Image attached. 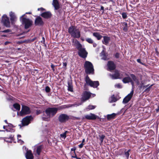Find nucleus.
Here are the masks:
<instances>
[{
    "label": "nucleus",
    "mask_w": 159,
    "mask_h": 159,
    "mask_svg": "<svg viewBox=\"0 0 159 159\" xmlns=\"http://www.w3.org/2000/svg\"><path fill=\"white\" fill-rule=\"evenodd\" d=\"M85 142V139H83L82 141V143H83L84 142Z\"/></svg>",
    "instance_id": "nucleus-56"
},
{
    "label": "nucleus",
    "mask_w": 159,
    "mask_h": 159,
    "mask_svg": "<svg viewBox=\"0 0 159 159\" xmlns=\"http://www.w3.org/2000/svg\"><path fill=\"white\" fill-rule=\"evenodd\" d=\"M124 24L125 25V27L123 28V30H127V24L126 23L124 22Z\"/></svg>",
    "instance_id": "nucleus-40"
},
{
    "label": "nucleus",
    "mask_w": 159,
    "mask_h": 159,
    "mask_svg": "<svg viewBox=\"0 0 159 159\" xmlns=\"http://www.w3.org/2000/svg\"><path fill=\"white\" fill-rule=\"evenodd\" d=\"M43 120H46L44 119V117H43Z\"/></svg>",
    "instance_id": "nucleus-63"
},
{
    "label": "nucleus",
    "mask_w": 159,
    "mask_h": 159,
    "mask_svg": "<svg viewBox=\"0 0 159 159\" xmlns=\"http://www.w3.org/2000/svg\"><path fill=\"white\" fill-rule=\"evenodd\" d=\"M9 16L10 18V20L11 23L13 24L16 21L17 17L16 16L15 13L12 12L11 11L9 13Z\"/></svg>",
    "instance_id": "nucleus-12"
},
{
    "label": "nucleus",
    "mask_w": 159,
    "mask_h": 159,
    "mask_svg": "<svg viewBox=\"0 0 159 159\" xmlns=\"http://www.w3.org/2000/svg\"><path fill=\"white\" fill-rule=\"evenodd\" d=\"M5 121V123H7V120H5V121Z\"/></svg>",
    "instance_id": "nucleus-60"
},
{
    "label": "nucleus",
    "mask_w": 159,
    "mask_h": 159,
    "mask_svg": "<svg viewBox=\"0 0 159 159\" xmlns=\"http://www.w3.org/2000/svg\"><path fill=\"white\" fill-rule=\"evenodd\" d=\"M7 127H8V126H3V129H6V131H7V132L10 131V130H9L7 129Z\"/></svg>",
    "instance_id": "nucleus-42"
},
{
    "label": "nucleus",
    "mask_w": 159,
    "mask_h": 159,
    "mask_svg": "<svg viewBox=\"0 0 159 159\" xmlns=\"http://www.w3.org/2000/svg\"><path fill=\"white\" fill-rule=\"evenodd\" d=\"M115 87L117 88H121L122 87V85L120 84H117L115 85Z\"/></svg>",
    "instance_id": "nucleus-38"
},
{
    "label": "nucleus",
    "mask_w": 159,
    "mask_h": 159,
    "mask_svg": "<svg viewBox=\"0 0 159 159\" xmlns=\"http://www.w3.org/2000/svg\"><path fill=\"white\" fill-rule=\"evenodd\" d=\"M103 39L102 40V43H103L107 45L109 42V41L110 40V38L109 37L107 36H103Z\"/></svg>",
    "instance_id": "nucleus-21"
},
{
    "label": "nucleus",
    "mask_w": 159,
    "mask_h": 159,
    "mask_svg": "<svg viewBox=\"0 0 159 159\" xmlns=\"http://www.w3.org/2000/svg\"><path fill=\"white\" fill-rule=\"evenodd\" d=\"M134 94V90L133 89L131 91L130 93L128 94L123 99V103L124 104L127 103L131 99Z\"/></svg>",
    "instance_id": "nucleus-9"
},
{
    "label": "nucleus",
    "mask_w": 159,
    "mask_h": 159,
    "mask_svg": "<svg viewBox=\"0 0 159 159\" xmlns=\"http://www.w3.org/2000/svg\"><path fill=\"white\" fill-rule=\"evenodd\" d=\"M2 23L6 27L9 28L10 27V22L8 17L6 15H4L2 18Z\"/></svg>",
    "instance_id": "nucleus-7"
},
{
    "label": "nucleus",
    "mask_w": 159,
    "mask_h": 159,
    "mask_svg": "<svg viewBox=\"0 0 159 159\" xmlns=\"http://www.w3.org/2000/svg\"><path fill=\"white\" fill-rule=\"evenodd\" d=\"M25 157L27 159H33L34 156L31 151L29 150L27 151L25 154Z\"/></svg>",
    "instance_id": "nucleus-17"
},
{
    "label": "nucleus",
    "mask_w": 159,
    "mask_h": 159,
    "mask_svg": "<svg viewBox=\"0 0 159 159\" xmlns=\"http://www.w3.org/2000/svg\"><path fill=\"white\" fill-rule=\"evenodd\" d=\"M9 31H10V30L8 29V30H5L3 31L2 32H3L7 33V32H9Z\"/></svg>",
    "instance_id": "nucleus-47"
},
{
    "label": "nucleus",
    "mask_w": 159,
    "mask_h": 159,
    "mask_svg": "<svg viewBox=\"0 0 159 159\" xmlns=\"http://www.w3.org/2000/svg\"><path fill=\"white\" fill-rule=\"evenodd\" d=\"M68 31L71 36L74 38H79L80 36V32L75 26H71L70 27Z\"/></svg>",
    "instance_id": "nucleus-1"
},
{
    "label": "nucleus",
    "mask_w": 159,
    "mask_h": 159,
    "mask_svg": "<svg viewBox=\"0 0 159 159\" xmlns=\"http://www.w3.org/2000/svg\"><path fill=\"white\" fill-rule=\"evenodd\" d=\"M31 13V12H26V14H30Z\"/></svg>",
    "instance_id": "nucleus-58"
},
{
    "label": "nucleus",
    "mask_w": 159,
    "mask_h": 159,
    "mask_svg": "<svg viewBox=\"0 0 159 159\" xmlns=\"http://www.w3.org/2000/svg\"><path fill=\"white\" fill-rule=\"evenodd\" d=\"M76 159H81L80 158L78 157Z\"/></svg>",
    "instance_id": "nucleus-62"
},
{
    "label": "nucleus",
    "mask_w": 159,
    "mask_h": 159,
    "mask_svg": "<svg viewBox=\"0 0 159 159\" xmlns=\"http://www.w3.org/2000/svg\"><path fill=\"white\" fill-rule=\"evenodd\" d=\"M123 82L124 83H127L131 82L132 85L133 84V82L131 78L129 77H127L124 78L122 80Z\"/></svg>",
    "instance_id": "nucleus-18"
},
{
    "label": "nucleus",
    "mask_w": 159,
    "mask_h": 159,
    "mask_svg": "<svg viewBox=\"0 0 159 159\" xmlns=\"http://www.w3.org/2000/svg\"><path fill=\"white\" fill-rule=\"evenodd\" d=\"M25 14L20 17V19L22 24L24 25L25 28L28 29L32 25V21L30 19L25 18Z\"/></svg>",
    "instance_id": "nucleus-3"
},
{
    "label": "nucleus",
    "mask_w": 159,
    "mask_h": 159,
    "mask_svg": "<svg viewBox=\"0 0 159 159\" xmlns=\"http://www.w3.org/2000/svg\"><path fill=\"white\" fill-rule=\"evenodd\" d=\"M86 41L89 43H92L93 42V40L89 38H86L85 39Z\"/></svg>",
    "instance_id": "nucleus-36"
},
{
    "label": "nucleus",
    "mask_w": 159,
    "mask_h": 159,
    "mask_svg": "<svg viewBox=\"0 0 159 159\" xmlns=\"http://www.w3.org/2000/svg\"><path fill=\"white\" fill-rule=\"evenodd\" d=\"M30 112V111L29 107L25 106L22 105L21 111L20 113L17 112V115L23 116L29 114Z\"/></svg>",
    "instance_id": "nucleus-5"
},
{
    "label": "nucleus",
    "mask_w": 159,
    "mask_h": 159,
    "mask_svg": "<svg viewBox=\"0 0 159 159\" xmlns=\"http://www.w3.org/2000/svg\"><path fill=\"white\" fill-rule=\"evenodd\" d=\"M116 100V98L114 97V95L111 96L109 99V101L110 102H115Z\"/></svg>",
    "instance_id": "nucleus-27"
},
{
    "label": "nucleus",
    "mask_w": 159,
    "mask_h": 159,
    "mask_svg": "<svg viewBox=\"0 0 159 159\" xmlns=\"http://www.w3.org/2000/svg\"><path fill=\"white\" fill-rule=\"evenodd\" d=\"M45 90L46 92L48 93L50 91V89L49 87L47 86L45 87Z\"/></svg>",
    "instance_id": "nucleus-41"
},
{
    "label": "nucleus",
    "mask_w": 159,
    "mask_h": 159,
    "mask_svg": "<svg viewBox=\"0 0 159 159\" xmlns=\"http://www.w3.org/2000/svg\"><path fill=\"white\" fill-rule=\"evenodd\" d=\"M76 119H80V118H79V117L76 118Z\"/></svg>",
    "instance_id": "nucleus-61"
},
{
    "label": "nucleus",
    "mask_w": 159,
    "mask_h": 159,
    "mask_svg": "<svg viewBox=\"0 0 159 159\" xmlns=\"http://www.w3.org/2000/svg\"><path fill=\"white\" fill-rule=\"evenodd\" d=\"M43 41H42V42H43V43H44L45 42V39L43 37Z\"/></svg>",
    "instance_id": "nucleus-53"
},
{
    "label": "nucleus",
    "mask_w": 159,
    "mask_h": 159,
    "mask_svg": "<svg viewBox=\"0 0 159 159\" xmlns=\"http://www.w3.org/2000/svg\"><path fill=\"white\" fill-rule=\"evenodd\" d=\"M35 23L36 25H43V22L40 17H38L35 19Z\"/></svg>",
    "instance_id": "nucleus-16"
},
{
    "label": "nucleus",
    "mask_w": 159,
    "mask_h": 159,
    "mask_svg": "<svg viewBox=\"0 0 159 159\" xmlns=\"http://www.w3.org/2000/svg\"><path fill=\"white\" fill-rule=\"evenodd\" d=\"M101 56L102 57V59L104 60H107V58L106 56L104 51H103L101 53Z\"/></svg>",
    "instance_id": "nucleus-28"
},
{
    "label": "nucleus",
    "mask_w": 159,
    "mask_h": 159,
    "mask_svg": "<svg viewBox=\"0 0 159 159\" xmlns=\"http://www.w3.org/2000/svg\"><path fill=\"white\" fill-rule=\"evenodd\" d=\"M75 156H72V157L73 158H77L78 157H77V156L75 153Z\"/></svg>",
    "instance_id": "nucleus-51"
},
{
    "label": "nucleus",
    "mask_w": 159,
    "mask_h": 159,
    "mask_svg": "<svg viewBox=\"0 0 159 159\" xmlns=\"http://www.w3.org/2000/svg\"><path fill=\"white\" fill-rule=\"evenodd\" d=\"M85 81L87 85L93 88H97L99 85L98 81H92L88 76L86 77Z\"/></svg>",
    "instance_id": "nucleus-6"
},
{
    "label": "nucleus",
    "mask_w": 159,
    "mask_h": 159,
    "mask_svg": "<svg viewBox=\"0 0 159 159\" xmlns=\"http://www.w3.org/2000/svg\"><path fill=\"white\" fill-rule=\"evenodd\" d=\"M21 136L20 135H17V139H18V142L21 144H23V143L24 142L19 139V138H21Z\"/></svg>",
    "instance_id": "nucleus-32"
},
{
    "label": "nucleus",
    "mask_w": 159,
    "mask_h": 159,
    "mask_svg": "<svg viewBox=\"0 0 159 159\" xmlns=\"http://www.w3.org/2000/svg\"><path fill=\"white\" fill-rule=\"evenodd\" d=\"M93 47H96L97 46V44L96 43H94L93 44Z\"/></svg>",
    "instance_id": "nucleus-49"
},
{
    "label": "nucleus",
    "mask_w": 159,
    "mask_h": 159,
    "mask_svg": "<svg viewBox=\"0 0 159 159\" xmlns=\"http://www.w3.org/2000/svg\"><path fill=\"white\" fill-rule=\"evenodd\" d=\"M74 45L76 48L78 49V50L79 49L83 48L81 45L79 41L76 40L74 42Z\"/></svg>",
    "instance_id": "nucleus-23"
},
{
    "label": "nucleus",
    "mask_w": 159,
    "mask_h": 159,
    "mask_svg": "<svg viewBox=\"0 0 159 159\" xmlns=\"http://www.w3.org/2000/svg\"><path fill=\"white\" fill-rule=\"evenodd\" d=\"M116 116V114L113 113L111 114L108 115H107V119L108 120H111L112 119H114Z\"/></svg>",
    "instance_id": "nucleus-26"
},
{
    "label": "nucleus",
    "mask_w": 159,
    "mask_h": 159,
    "mask_svg": "<svg viewBox=\"0 0 159 159\" xmlns=\"http://www.w3.org/2000/svg\"><path fill=\"white\" fill-rule=\"evenodd\" d=\"M95 107L96 106H94L89 105L88 107L87 108H86V109H89V110H92L94 109Z\"/></svg>",
    "instance_id": "nucleus-35"
},
{
    "label": "nucleus",
    "mask_w": 159,
    "mask_h": 159,
    "mask_svg": "<svg viewBox=\"0 0 159 159\" xmlns=\"http://www.w3.org/2000/svg\"><path fill=\"white\" fill-rule=\"evenodd\" d=\"M14 107L17 110L19 111L20 109V105L17 103H15L13 105Z\"/></svg>",
    "instance_id": "nucleus-29"
},
{
    "label": "nucleus",
    "mask_w": 159,
    "mask_h": 159,
    "mask_svg": "<svg viewBox=\"0 0 159 159\" xmlns=\"http://www.w3.org/2000/svg\"><path fill=\"white\" fill-rule=\"evenodd\" d=\"M42 149V146L41 145L37 147L36 152L37 153L38 155H40Z\"/></svg>",
    "instance_id": "nucleus-25"
},
{
    "label": "nucleus",
    "mask_w": 159,
    "mask_h": 159,
    "mask_svg": "<svg viewBox=\"0 0 159 159\" xmlns=\"http://www.w3.org/2000/svg\"><path fill=\"white\" fill-rule=\"evenodd\" d=\"M130 76L132 78V79L134 81H138V79L133 74H131Z\"/></svg>",
    "instance_id": "nucleus-34"
},
{
    "label": "nucleus",
    "mask_w": 159,
    "mask_h": 159,
    "mask_svg": "<svg viewBox=\"0 0 159 159\" xmlns=\"http://www.w3.org/2000/svg\"><path fill=\"white\" fill-rule=\"evenodd\" d=\"M69 117L67 115L65 114H62L60 115L58 118V120L61 123H65L68 120Z\"/></svg>",
    "instance_id": "nucleus-8"
},
{
    "label": "nucleus",
    "mask_w": 159,
    "mask_h": 159,
    "mask_svg": "<svg viewBox=\"0 0 159 159\" xmlns=\"http://www.w3.org/2000/svg\"><path fill=\"white\" fill-rule=\"evenodd\" d=\"M130 150L129 149L127 151L125 152V156L126 157L127 159H128L129 157V152H130Z\"/></svg>",
    "instance_id": "nucleus-33"
},
{
    "label": "nucleus",
    "mask_w": 159,
    "mask_h": 159,
    "mask_svg": "<svg viewBox=\"0 0 159 159\" xmlns=\"http://www.w3.org/2000/svg\"><path fill=\"white\" fill-rule=\"evenodd\" d=\"M51 66V68L52 69V70L53 71H54V70H55V69H54L55 66L53 64H52Z\"/></svg>",
    "instance_id": "nucleus-44"
},
{
    "label": "nucleus",
    "mask_w": 159,
    "mask_h": 159,
    "mask_svg": "<svg viewBox=\"0 0 159 159\" xmlns=\"http://www.w3.org/2000/svg\"><path fill=\"white\" fill-rule=\"evenodd\" d=\"M159 111V110H158V108L156 109V111H157V112H158Z\"/></svg>",
    "instance_id": "nucleus-59"
},
{
    "label": "nucleus",
    "mask_w": 159,
    "mask_h": 159,
    "mask_svg": "<svg viewBox=\"0 0 159 159\" xmlns=\"http://www.w3.org/2000/svg\"><path fill=\"white\" fill-rule=\"evenodd\" d=\"M115 57L116 58H118L119 57V54L118 53H116Z\"/></svg>",
    "instance_id": "nucleus-45"
},
{
    "label": "nucleus",
    "mask_w": 159,
    "mask_h": 159,
    "mask_svg": "<svg viewBox=\"0 0 159 159\" xmlns=\"http://www.w3.org/2000/svg\"><path fill=\"white\" fill-rule=\"evenodd\" d=\"M101 10L103 11L104 10V7L103 6H101Z\"/></svg>",
    "instance_id": "nucleus-54"
},
{
    "label": "nucleus",
    "mask_w": 159,
    "mask_h": 159,
    "mask_svg": "<svg viewBox=\"0 0 159 159\" xmlns=\"http://www.w3.org/2000/svg\"><path fill=\"white\" fill-rule=\"evenodd\" d=\"M85 72L87 74H93V67L92 64L90 62L86 61L84 65Z\"/></svg>",
    "instance_id": "nucleus-2"
},
{
    "label": "nucleus",
    "mask_w": 159,
    "mask_h": 159,
    "mask_svg": "<svg viewBox=\"0 0 159 159\" xmlns=\"http://www.w3.org/2000/svg\"><path fill=\"white\" fill-rule=\"evenodd\" d=\"M10 126V127L12 126V125L11 124H10V125H8V126Z\"/></svg>",
    "instance_id": "nucleus-57"
},
{
    "label": "nucleus",
    "mask_w": 159,
    "mask_h": 159,
    "mask_svg": "<svg viewBox=\"0 0 159 159\" xmlns=\"http://www.w3.org/2000/svg\"><path fill=\"white\" fill-rule=\"evenodd\" d=\"M100 139L101 141V143H102L103 142V140L105 137V136L103 134L99 135Z\"/></svg>",
    "instance_id": "nucleus-31"
},
{
    "label": "nucleus",
    "mask_w": 159,
    "mask_h": 159,
    "mask_svg": "<svg viewBox=\"0 0 159 159\" xmlns=\"http://www.w3.org/2000/svg\"><path fill=\"white\" fill-rule=\"evenodd\" d=\"M41 16L45 18H48L51 17V14L49 12H46L42 13Z\"/></svg>",
    "instance_id": "nucleus-19"
},
{
    "label": "nucleus",
    "mask_w": 159,
    "mask_h": 159,
    "mask_svg": "<svg viewBox=\"0 0 159 159\" xmlns=\"http://www.w3.org/2000/svg\"><path fill=\"white\" fill-rule=\"evenodd\" d=\"M107 65L109 69L111 70H113L115 68V66L114 64L112 61H109Z\"/></svg>",
    "instance_id": "nucleus-20"
},
{
    "label": "nucleus",
    "mask_w": 159,
    "mask_h": 159,
    "mask_svg": "<svg viewBox=\"0 0 159 159\" xmlns=\"http://www.w3.org/2000/svg\"><path fill=\"white\" fill-rule=\"evenodd\" d=\"M87 54L88 53L86 52L85 49L84 48L79 49V50L78 54L79 55L83 58L86 57Z\"/></svg>",
    "instance_id": "nucleus-10"
},
{
    "label": "nucleus",
    "mask_w": 159,
    "mask_h": 159,
    "mask_svg": "<svg viewBox=\"0 0 159 159\" xmlns=\"http://www.w3.org/2000/svg\"><path fill=\"white\" fill-rule=\"evenodd\" d=\"M59 108H48L46 110V113L49 117L53 116L57 112Z\"/></svg>",
    "instance_id": "nucleus-4"
},
{
    "label": "nucleus",
    "mask_w": 159,
    "mask_h": 159,
    "mask_svg": "<svg viewBox=\"0 0 159 159\" xmlns=\"http://www.w3.org/2000/svg\"><path fill=\"white\" fill-rule=\"evenodd\" d=\"M110 76L111 77V78L113 79H118L120 78L119 72L117 70H116L115 73L113 75L110 74Z\"/></svg>",
    "instance_id": "nucleus-15"
},
{
    "label": "nucleus",
    "mask_w": 159,
    "mask_h": 159,
    "mask_svg": "<svg viewBox=\"0 0 159 159\" xmlns=\"http://www.w3.org/2000/svg\"><path fill=\"white\" fill-rule=\"evenodd\" d=\"M38 11H40V10H41V11H43L45 9H44L43 8L41 7V8H38Z\"/></svg>",
    "instance_id": "nucleus-46"
},
{
    "label": "nucleus",
    "mask_w": 159,
    "mask_h": 159,
    "mask_svg": "<svg viewBox=\"0 0 159 159\" xmlns=\"http://www.w3.org/2000/svg\"><path fill=\"white\" fill-rule=\"evenodd\" d=\"M98 116L92 113H90L89 115H87L85 116V118L88 120H95L97 117Z\"/></svg>",
    "instance_id": "nucleus-13"
},
{
    "label": "nucleus",
    "mask_w": 159,
    "mask_h": 159,
    "mask_svg": "<svg viewBox=\"0 0 159 159\" xmlns=\"http://www.w3.org/2000/svg\"><path fill=\"white\" fill-rule=\"evenodd\" d=\"M32 118L31 116H27L22 120V123L23 125H27L30 123Z\"/></svg>",
    "instance_id": "nucleus-11"
},
{
    "label": "nucleus",
    "mask_w": 159,
    "mask_h": 159,
    "mask_svg": "<svg viewBox=\"0 0 159 159\" xmlns=\"http://www.w3.org/2000/svg\"><path fill=\"white\" fill-rule=\"evenodd\" d=\"M122 17L124 19H125L127 17V14L126 13L123 12L122 14Z\"/></svg>",
    "instance_id": "nucleus-39"
},
{
    "label": "nucleus",
    "mask_w": 159,
    "mask_h": 159,
    "mask_svg": "<svg viewBox=\"0 0 159 159\" xmlns=\"http://www.w3.org/2000/svg\"><path fill=\"white\" fill-rule=\"evenodd\" d=\"M9 43V42H7H7H5V45H6L7 44H8V43Z\"/></svg>",
    "instance_id": "nucleus-55"
},
{
    "label": "nucleus",
    "mask_w": 159,
    "mask_h": 159,
    "mask_svg": "<svg viewBox=\"0 0 159 159\" xmlns=\"http://www.w3.org/2000/svg\"><path fill=\"white\" fill-rule=\"evenodd\" d=\"M137 61H138V62L141 63V60L140 59H138L137 60Z\"/></svg>",
    "instance_id": "nucleus-52"
},
{
    "label": "nucleus",
    "mask_w": 159,
    "mask_h": 159,
    "mask_svg": "<svg viewBox=\"0 0 159 159\" xmlns=\"http://www.w3.org/2000/svg\"><path fill=\"white\" fill-rule=\"evenodd\" d=\"M158 110H159V105L158 106Z\"/></svg>",
    "instance_id": "nucleus-64"
},
{
    "label": "nucleus",
    "mask_w": 159,
    "mask_h": 159,
    "mask_svg": "<svg viewBox=\"0 0 159 159\" xmlns=\"http://www.w3.org/2000/svg\"><path fill=\"white\" fill-rule=\"evenodd\" d=\"M84 145V143H81L79 145V147L80 148H81L83 147Z\"/></svg>",
    "instance_id": "nucleus-43"
},
{
    "label": "nucleus",
    "mask_w": 159,
    "mask_h": 159,
    "mask_svg": "<svg viewBox=\"0 0 159 159\" xmlns=\"http://www.w3.org/2000/svg\"><path fill=\"white\" fill-rule=\"evenodd\" d=\"M68 90L71 92L73 91L72 86L71 84H68Z\"/></svg>",
    "instance_id": "nucleus-37"
},
{
    "label": "nucleus",
    "mask_w": 159,
    "mask_h": 159,
    "mask_svg": "<svg viewBox=\"0 0 159 159\" xmlns=\"http://www.w3.org/2000/svg\"><path fill=\"white\" fill-rule=\"evenodd\" d=\"M90 96V93L89 92H85L84 93L82 98V101L84 102L85 101L88 100Z\"/></svg>",
    "instance_id": "nucleus-14"
},
{
    "label": "nucleus",
    "mask_w": 159,
    "mask_h": 159,
    "mask_svg": "<svg viewBox=\"0 0 159 159\" xmlns=\"http://www.w3.org/2000/svg\"><path fill=\"white\" fill-rule=\"evenodd\" d=\"M67 132L68 131H66L64 133L60 134V136L61 137L64 139H65V138L66 137V134Z\"/></svg>",
    "instance_id": "nucleus-30"
},
{
    "label": "nucleus",
    "mask_w": 159,
    "mask_h": 159,
    "mask_svg": "<svg viewBox=\"0 0 159 159\" xmlns=\"http://www.w3.org/2000/svg\"><path fill=\"white\" fill-rule=\"evenodd\" d=\"M76 150V148H72L71 149V151H74V153H75V151Z\"/></svg>",
    "instance_id": "nucleus-48"
},
{
    "label": "nucleus",
    "mask_w": 159,
    "mask_h": 159,
    "mask_svg": "<svg viewBox=\"0 0 159 159\" xmlns=\"http://www.w3.org/2000/svg\"><path fill=\"white\" fill-rule=\"evenodd\" d=\"M52 5L56 10H58L59 8V5L57 0H53Z\"/></svg>",
    "instance_id": "nucleus-22"
},
{
    "label": "nucleus",
    "mask_w": 159,
    "mask_h": 159,
    "mask_svg": "<svg viewBox=\"0 0 159 159\" xmlns=\"http://www.w3.org/2000/svg\"><path fill=\"white\" fill-rule=\"evenodd\" d=\"M67 65V63L66 62H64L63 63V65L64 66L66 67V66Z\"/></svg>",
    "instance_id": "nucleus-50"
},
{
    "label": "nucleus",
    "mask_w": 159,
    "mask_h": 159,
    "mask_svg": "<svg viewBox=\"0 0 159 159\" xmlns=\"http://www.w3.org/2000/svg\"><path fill=\"white\" fill-rule=\"evenodd\" d=\"M93 36L96 37L98 40L100 39L102 37L99 33L94 32L93 33Z\"/></svg>",
    "instance_id": "nucleus-24"
}]
</instances>
